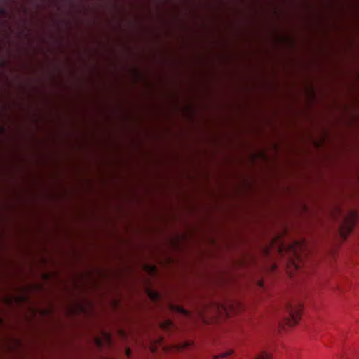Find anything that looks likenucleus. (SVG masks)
<instances>
[{
	"instance_id": "nucleus-1",
	"label": "nucleus",
	"mask_w": 359,
	"mask_h": 359,
	"mask_svg": "<svg viewBox=\"0 0 359 359\" xmlns=\"http://www.w3.org/2000/svg\"><path fill=\"white\" fill-rule=\"evenodd\" d=\"M303 306L300 302H286L283 307V319L287 325L292 327L300 319Z\"/></svg>"
},
{
	"instance_id": "nucleus-2",
	"label": "nucleus",
	"mask_w": 359,
	"mask_h": 359,
	"mask_svg": "<svg viewBox=\"0 0 359 359\" xmlns=\"http://www.w3.org/2000/svg\"><path fill=\"white\" fill-rule=\"evenodd\" d=\"M357 217V213L354 211H351L348 215L344 217L342 224L339 228V233L343 239H346L352 231L355 225Z\"/></svg>"
},
{
	"instance_id": "nucleus-3",
	"label": "nucleus",
	"mask_w": 359,
	"mask_h": 359,
	"mask_svg": "<svg viewBox=\"0 0 359 359\" xmlns=\"http://www.w3.org/2000/svg\"><path fill=\"white\" fill-rule=\"evenodd\" d=\"M172 308L173 310L176 311L179 313L182 314L184 316H189V311L180 306H172Z\"/></svg>"
},
{
	"instance_id": "nucleus-4",
	"label": "nucleus",
	"mask_w": 359,
	"mask_h": 359,
	"mask_svg": "<svg viewBox=\"0 0 359 359\" xmlns=\"http://www.w3.org/2000/svg\"><path fill=\"white\" fill-rule=\"evenodd\" d=\"M161 327L163 329L168 330L171 329L172 327H174V325L171 321L166 320L163 323H162Z\"/></svg>"
},
{
	"instance_id": "nucleus-5",
	"label": "nucleus",
	"mask_w": 359,
	"mask_h": 359,
	"mask_svg": "<svg viewBox=\"0 0 359 359\" xmlns=\"http://www.w3.org/2000/svg\"><path fill=\"white\" fill-rule=\"evenodd\" d=\"M231 354H232V351H226V352H224V353H222L218 355L217 356H216L215 358V359L224 358Z\"/></svg>"
},
{
	"instance_id": "nucleus-6",
	"label": "nucleus",
	"mask_w": 359,
	"mask_h": 359,
	"mask_svg": "<svg viewBox=\"0 0 359 359\" xmlns=\"http://www.w3.org/2000/svg\"><path fill=\"white\" fill-rule=\"evenodd\" d=\"M255 359H270V355L266 352H263L260 355H259Z\"/></svg>"
},
{
	"instance_id": "nucleus-7",
	"label": "nucleus",
	"mask_w": 359,
	"mask_h": 359,
	"mask_svg": "<svg viewBox=\"0 0 359 359\" xmlns=\"http://www.w3.org/2000/svg\"><path fill=\"white\" fill-rule=\"evenodd\" d=\"M6 13V10L4 8H0V15H4Z\"/></svg>"
},
{
	"instance_id": "nucleus-8",
	"label": "nucleus",
	"mask_w": 359,
	"mask_h": 359,
	"mask_svg": "<svg viewBox=\"0 0 359 359\" xmlns=\"http://www.w3.org/2000/svg\"><path fill=\"white\" fill-rule=\"evenodd\" d=\"M126 355H127V356H128V357H129V356H130V349H127V350H126Z\"/></svg>"
},
{
	"instance_id": "nucleus-9",
	"label": "nucleus",
	"mask_w": 359,
	"mask_h": 359,
	"mask_svg": "<svg viewBox=\"0 0 359 359\" xmlns=\"http://www.w3.org/2000/svg\"><path fill=\"white\" fill-rule=\"evenodd\" d=\"M105 337L107 339V341H110V337L108 334H105Z\"/></svg>"
},
{
	"instance_id": "nucleus-10",
	"label": "nucleus",
	"mask_w": 359,
	"mask_h": 359,
	"mask_svg": "<svg viewBox=\"0 0 359 359\" xmlns=\"http://www.w3.org/2000/svg\"><path fill=\"white\" fill-rule=\"evenodd\" d=\"M97 344H98L99 346H101V345H102V341H101L100 339H97Z\"/></svg>"
}]
</instances>
